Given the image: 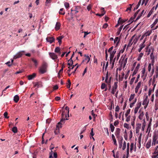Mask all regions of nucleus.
<instances>
[{
    "mask_svg": "<svg viewBox=\"0 0 158 158\" xmlns=\"http://www.w3.org/2000/svg\"><path fill=\"white\" fill-rule=\"evenodd\" d=\"M64 5L66 9L68 8L69 6V3L67 2H66L64 3Z\"/></svg>",
    "mask_w": 158,
    "mask_h": 158,
    "instance_id": "nucleus-38",
    "label": "nucleus"
},
{
    "mask_svg": "<svg viewBox=\"0 0 158 158\" xmlns=\"http://www.w3.org/2000/svg\"><path fill=\"white\" fill-rule=\"evenodd\" d=\"M65 13L63 8H61L59 11V14L62 15H64Z\"/></svg>",
    "mask_w": 158,
    "mask_h": 158,
    "instance_id": "nucleus-23",
    "label": "nucleus"
},
{
    "mask_svg": "<svg viewBox=\"0 0 158 158\" xmlns=\"http://www.w3.org/2000/svg\"><path fill=\"white\" fill-rule=\"evenodd\" d=\"M141 2V0H139V1L137 5L134 8V10H135V9H137L139 8V6L140 3Z\"/></svg>",
    "mask_w": 158,
    "mask_h": 158,
    "instance_id": "nucleus-36",
    "label": "nucleus"
},
{
    "mask_svg": "<svg viewBox=\"0 0 158 158\" xmlns=\"http://www.w3.org/2000/svg\"><path fill=\"white\" fill-rule=\"evenodd\" d=\"M52 154H53V151L52 150H51V152H50L49 154V158H53V157L52 156Z\"/></svg>",
    "mask_w": 158,
    "mask_h": 158,
    "instance_id": "nucleus-57",
    "label": "nucleus"
},
{
    "mask_svg": "<svg viewBox=\"0 0 158 158\" xmlns=\"http://www.w3.org/2000/svg\"><path fill=\"white\" fill-rule=\"evenodd\" d=\"M34 86L35 87H37L38 88L39 87V86L40 85V84L39 82H36L35 83H34Z\"/></svg>",
    "mask_w": 158,
    "mask_h": 158,
    "instance_id": "nucleus-46",
    "label": "nucleus"
},
{
    "mask_svg": "<svg viewBox=\"0 0 158 158\" xmlns=\"http://www.w3.org/2000/svg\"><path fill=\"white\" fill-rule=\"evenodd\" d=\"M135 94H131L130 98L129 99V100L130 102L131 101L134 99V97H135Z\"/></svg>",
    "mask_w": 158,
    "mask_h": 158,
    "instance_id": "nucleus-30",
    "label": "nucleus"
},
{
    "mask_svg": "<svg viewBox=\"0 0 158 158\" xmlns=\"http://www.w3.org/2000/svg\"><path fill=\"white\" fill-rule=\"evenodd\" d=\"M120 52H119V53H118L116 56L115 57H116V60L117 61L118 60L119 56L120 55Z\"/></svg>",
    "mask_w": 158,
    "mask_h": 158,
    "instance_id": "nucleus-45",
    "label": "nucleus"
},
{
    "mask_svg": "<svg viewBox=\"0 0 158 158\" xmlns=\"http://www.w3.org/2000/svg\"><path fill=\"white\" fill-rule=\"evenodd\" d=\"M138 71V70H136V69H135L134 71L133 72V73H132V76H133L135 75L137 73Z\"/></svg>",
    "mask_w": 158,
    "mask_h": 158,
    "instance_id": "nucleus-60",
    "label": "nucleus"
},
{
    "mask_svg": "<svg viewBox=\"0 0 158 158\" xmlns=\"http://www.w3.org/2000/svg\"><path fill=\"white\" fill-rule=\"evenodd\" d=\"M54 51L55 52L59 53V55L61 53L60 49L59 47H56Z\"/></svg>",
    "mask_w": 158,
    "mask_h": 158,
    "instance_id": "nucleus-19",
    "label": "nucleus"
},
{
    "mask_svg": "<svg viewBox=\"0 0 158 158\" xmlns=\"http://www.w3.org/2000/svg\"><path fill=\"white\" fill-rule=\"evenodd\" d=\"M130 118H131V116L130 115L128 116V117L127 116V117H126V121L127 122H129L130 121Z\"/></svg>",
    "mask_w": 158,
    "mask_h": 158,
    "instance_id": "nucleus-59",
    "label": "nucleus"
},
{
    "mask_svg": "<svg viewBox=\"0 0 158 158\" xmlns=\"http://www.w3.org/2000/svg\"><path fill=\"white\" fill-rule=\"evenodd\" d=\"M141 127V124L140 123H138L136 124V129H140Z\"/></svg>",
    "mask_w": 158,
    "mask_h": 158,
    "instance_id": "nucleus-39",
    "label": "nucleus"
},
{
    "mask_svg": "<svg viewBox=\"0 0 158 158\" xmlns=\"http://www.w3.org/2000/svg\"><path fill=\"white\" fill-rule=\"evenodd\" d=\"M91 114L94 117V118H95L96 116H97V115H96L94 113L93 110H92L91 111Z\"/></svg>",
    "mask_w": 158,
    "mask_h": 158,
    "instance_id": "nucleus-61",
    "label": "nucleus"
},
{
    "mask_svg": "<svg viewBox=\"0 0 158 158\" xmlns=\"http://www.w3.org/2000/svg\"><path fill=\"white\" fill-rule=\"evenodd\" d=\"M123 27V25L121 26L118 29V31H117V33H116V35H118L121 32V31Z\"/></svg>",
    "mask_w": 158,
    "mask_h": 158,
    "instance_id": "nucleus-20",
    "label": "nucleus"
},
{
    "mask_svg": "<svg viewBox=\"0 0 158 158\" xmlns=\"http://www.w3.org/2000/svg\"><path fill=\"white\" fill-rule=\"evenodd\" d=\"M68 64L69 66L68 68L69 69L67 70V73L68 74L69 76L70 77L72 73L73 74V75L75 74V72L78 68L79 65H78L77 63L73 65V62L71 58H70V59L68 60Z\"/></svg>",
    "mask_w": 158,
    "mask_h": 158,
    "instance_id": "nucleus-1",
    "label": "nucleus"
},
{
    "mask_svg": "<svg viewBox=\"0 0 158 158\" xmlns=\"http://www.w3.org/2000/svg\"><path fill=\"white\" fill-rule=\"evenodd\" d=\"M141 106V102H139L137 103L136 105V106L139 108Z\"/></svg>",
    "mask_w": 158,
    "mask_h": 158,
    "instance_id": "nucleus-50",
    "label": "nucleus"
},
{
    "mask_svg": "<svg viewBox=\"0 0 158 158\" xmlns=\"http://www.w3.org/2000/svg\"><path fill=\"white\" fill-rule=\"evenodd\" d=\"M126 46H127V45L126 44H125L124 46V47H123V49L122 50H121L120 52V53L121 52L122 53H123L124 52V50L125 49V48L126 47Z\"/></svg>",
    "mask_w": 158,
    "mask_h": 158,
    "instance_id": "nucleus-56",
    "label": "nucleus"
},
{
    "mask_svg": "<svg viewBox=\"0 0 158 158\" xmlns=\"http://www.w3.org/2000/svg\"><path fill=\"white\" fill-rule=\"evenodd\" d=\"M92 6L90 4L89 5L87 6V9L88 11H89L91 8Z\"/></svg>",
    "mask_w": 158,
    "mask_h": 158,
    "instance_id": "nucleus-58",
    "label": "nucleus"
},
{
    "mask_svg": "<svg viewBox=\"0 0 158 158\" xmlns=\"http://www.w3.org/2000/svg\"><path fill=\"white\" fill-rule=\"evenodd\" d=\"M61 25L60 23L59 22H57L56 23L55 27V29L56 31H57L59 30Z\"/></svg>",
    "mask_w": 158,
    "mask_h": 158,
    "instance_id": "nucleus-9",
    "label": "nucleus"
},
{
    "mask_svg": "<svg viewBox=\"0 0 158 158\" xmlns=\"http://www.w3.org/2000/svg\"><path fill=\"white\" fill-rule=\"evenodd\" d=\"M156 79L155 78V76H154L153 79V80L152 81V84L153 85V89H154V88L156 86V84L155 83Z\"/></svg>",
    "mask_w": 158,
    "mask_h": 158,
    "instance_id": "nucleus-16",
    "label": "nucleus"
},
{
    "mask_svg": "<svg viewBox=\"0 0 158 158\" xmlns=\"http://www.w3.org/2000/svg\"><path fill=\"white\" fill-rule=\"evenodd\" d=\"M146 69L145 68H144L143 69V70L142 71V77H143L144 75H145V73Z\"/></svg>",
    "mask_w": 158,
    "mask_h": 158,
    "instance_id": "nucleus-32",
    "label": "nucleus"
},
{
    "mask_svg": "<svg viewBox=\"0 0 158 158\" xmlns=\"http://www.w3.org/2000/svg\"><path fill=\"white\" fill-rule=\"evenodd\" d=\"M123 126L124 127L126 128L127 129H128L129 128V125L127 123H124V124Z\"/></svg>",
    "mask_w": 158,
    "mask_h": 158,
    "instance_id": "nucleus-41",
    "label": "nucleus"
},
{
    "mask_svg": "<svg viewBox=\"0 0 158 158\" xmlns=\"http://www.w3.org/2000/svg\"><path fill=\"white\" fill-rule=\"evenodd\" d=\"M148 96H147L143 100L142 104L143 105H148V103H149V101L148 100Z\"/></svg>",
    "mask_w": 158,
    "mask_h": 158,
    "instance_id": "nucleus-10",
    "label": "nucleus"
},
{
    "mask_svg": "<svg viewBox=\"0 0 158 158\" xmlns=\"http://www.w3.org/2000/svg\"><path fill=\"white\" fill-rule=\"evenodd\" d=\"M132 39H131L130 40L127 46V48L130 47L131 45H132V44L131 43V41H132Z\"/></svg>",
    "mask_w": 158,
    "mask_h": 158,
    "instance_id": "nucleus-62",
    "label": "nucleus"
},
{
    "mask_svg": "<svg viewBox=\"0 0 158 158\" xmlns=\"http://www.w3.org/2000/svg\"><path fill=\"white\" fill-rule=\"evenodd\" d=\"M47 64L46 62H44L43 63L42 66L39 69L40 73L41 74H44L47 71Z\"/></svg>",
    "mask_w": 158,
    "mask_h": 158,
    "instance_id": "nucleus-3",
    "label": "nucleus"
},
{
    "mask_svg": "<svg viewBox=\"0 0 158 158\" xmlns=\"http://www.w3.org/2000/svg\"><path fill=\"white\" fill-rule=\"evenodd\" d=\"M4 117L5 118H9V117L7 116V115H8V113H7V112H5L4 113Z\"/></svg>",
    "mask_w": 158,
    "mask_h": 158,
    "instance_id": "nucleus-51",
    "label": "nucleus"
},
{
    "mask_svg": "<svg viewBox=\"0 0 158 158\" xmlns=\"http://www.w3.org/2000/svg\"><path fill=\"white\" fill-rule=\"evenodd\" d=\"M119 107L118 106H117L115 108V111L116 112H118L119 110Z\"/></svg>",
    "mask_w": 158,
    "mask_h": 158,
    "instance_id": "nucleus-64",
    "label": "nucleus"
},
{
    "mask_svg": "<svg viewBox=\"0 0 158 158\" xmlns=\"http://www.w3.org/2000/svg\"><path fill=\"white\" fill-rule=\"evenodd\" d=\"M155 76V78H157L158 77V68L156 69V75Z\"/></svg>",
    "mask_w": 158,
    "mask_h": 158,
    "instance_id": "nucleus-48",
    "label": "nucleus"
},
{
    "mask_svg": "<svg viewBox=\"0 0 158 158\" xmlns=\"http://www.w3.org/2000/svg\"><path fill=\"white\" fill-rule=\"evenodd\" d=\"M31 60L34 63V64L35 67H37L38 65V62L37 60L34 58H31Z\"/></svg>",
    "mask_w": 158,
    "mask_h": 158,
    "instance_id": "nucleus-12",
    "label": "nucleus"
},
{
    "mask_svg": "<svg viewBox=\"0 0 158 158\" xmlns=\"http://www.w3.org/2000/svg\"><path fill=\"white\" fill-rule=\"evenodd\" d=\"M119 124V121L118 120H116L114 123V124L115 126H117Z\"/></svg>",
    "mask_w": 158,
    "mask_h": 158,
    "instance_id": "nucleus-55",
    "label": "nucleus"
},
{
    "mask_svg": "<svg viewBox=\"0 0 158 158\" xmlns=\"http://www.w3.org/2000/svg\"><path fill=\"white\" fill-rule=\"evenodd\" d=\"M136 101H137V98H135V99L134 102H133L132 103H131L130 104V108H132L133 106V105L135 103Z\"/></svg>",
    "mask_w": 158,
    "mask_h": 158,
    "instance_id": "nucleus-29",
    "label": "nucleus"
},
{
    "mask_svg": "<svg viewBox=\"0 0 158 158\" xmlns=\"http://www.w3.org/2000/svg\"><path fill=\"white\" fill-rule=\"evenodd\" d=\"M127 19L123 20L121 18H119L118 20V23H120L122 24L124 23L125 22L127 21Z\"/></svg>",
    "mask_w": 158,
    "mask_h": 158,
    "instance_id": "nucleus-21",
    "label": "nucleus"
},
{
    "mask_svg": "<svg viewBox=\"0 0 158 158\" xmlns=\"http://www.w3.org/2000/svg\"><path fill=\"white\" fill-rule=\"evenodd\" d=\"M19 100V97L18 95H16L14 97V100L15 102H17Z\"/></svg>",
    "mask_w": 158,
    "mask_h": 158,
    "instance_id": "nucleus-17",
    "label": "nucleus"
},
{
    "mask_svg": "<svg viewBox=\"0 0 158 158\" xmlns=\"http://www.w3.org/2000/svg\"><path fill=\"white\" fill-rule=\"evenodd\" d=\"M143 121H144V122L142 124V130L143 131H144V128H145V125H146V123H145V119L143 120Z\"/></svg>",
    "mask_w": 158,
    "mask_h": 158,
    "instance_id": "nucleus-26",
    "label": "nucleus"
},
{
    "mask_svg": "<svg viewBox=\"0 0 158 158\" xmlns=\"http://www.w3.org/2000/svg\"><path fill=\"white\" fill-rule=\"evenodd\" d=\"M126 142L124 141L123 142V146L122 148L123 150H124L126 148Z\"/></svg>",
    "mask_w": 158,
    "mask_h": 158,
    "instance_id": "nucleus-42",
    "label": "nucleus"
},
{
    "mask_svg": "<svg viewBox=\"0 0 158 158\" xmlns=\"http://www.w3.org/2000/svg\"><path fill=\"white\" fill-rule=\"evenodd\" d=\"M36 76L35 73H33L31 75H30L27 76L28 79L29 80H31L34 78Z\"/></svg>",
    "mask_w": 158,
    "mask_h": 158,
    "instance_id": "nucleus-8",
    "label": "nucleus"
},
{
    "mask_svg": "<svg viewBox=\"0 0 158 158\" xmlns=\"http://www.w3.org/2000/svg\"><path fill=\"white\" fill-rule=\"evenodd\" d=\"M25 52L24 51H22L19 52L14 56V59H16L22 56V55L24 54Z\"/></svg>",
    "mask_w": 158,
    "mask_h": 158,
    "instance_id": "nucleus-4",
    "label": "nucleus"
},
{
    "mask_svg": "<svg viewBox=\"0 0 158 158\" xmlns=\"http://www.w3.org/2000/svg\"><path fill=\"white\" fill-rule=\"evenodd\" d=\"M152 32V31H148L147 32L145 33L143 35L145 36H147L150 35L151 34Z\"/></svg>",
    "mask_w": 158,
    "mask_h": 158,
    "instance_id": "nucleus-24",
    "label": "nucleus"
},
{
    "mask_svg": "<svg viewBox=\"0 0 158 158\" xmlns=\"http://www.w3.org/2000/svg\"><path fill=\"white\" fill-rule=\"evenodd\" d=\"M135 146V151H136V146L135 144L133 143H131L130 145V152L131 153L132 152V150H133L134 146Z\"/></svg>",
    "mask_w": 158,
    "mask_h": 158,
    "instance_id": "nucleus-11",
    "label": "nucleus"
},
{
    "mask_svg": "<svg viewBox=\"0 0 158 158\" xmlns=\"http://www.w3.org/2000/svg\"><path fill=\"white\" fill-rule=\"evenodd\" d=\"M130 110H131L130 109H128L127 110L126 113L125 114V116L126 117H127L128 116V114H130Z\"/></svg>",
    "mask_w": 158,
    "mask_h": 158,
    "instance_id": "nucleus-40",
    "label": "nucleus"
},
{
    "mask_svg": "<svg viewBox=\"0 0 158 158\" xmlns=\"http://www.w3.org/2000/svg\"><path fill=\"white\" fill-rule=\"evenodd\" d=\"M135 79V77H133L131 79L130 82V85H132L133 84V82H134V80Z\"/></svg>",
    "mask_w": 158,
    "mask_h": 158,
    "instance_id": "nucleus-44",
    "label": "nucleus"
},
{
    "mask_svg": "<svg viewBox=\"0 0 158 158\" xmlns=\"http://www.w3.org/2000/svg\"><path fill=\"white\" fill-rule=\"evenodd\" d=\"M120 131V129L119 128H116V130L115 132V135H119Z\"/></svg>",
    "mask_w": 158,
    "mask_h": 158,
    "instance_id": "nucleus-25",
    "label": "nucleus"
},
{
    "mask_svg": "<svg viewBox=\"0 0 158 158\" xmlns=\"http://www.w3.org/2000/svg\"><path fill=\"white\" fill-rule=\"evenodd\" d=\"M151 140H148L146 144V147L147 148H149L151 146Z\"/></svg>",
    "mask_w": 158,
    "mask_h": 158,
    "instance_id": "nucleus-18",
    "label": "nucleus"
},
{
    "mask_svg": "<svg viewBox=\"0 0 158 158\" xmlns=\"http://www.w3.org/2000/svg\"><path fill=\"white\" fill-rule=\"evenodd\" d=\"M154 8V7L153 8H152V10L149 12L148 14V15H147L148 17H149L151 16V15H152V9H153Z\"/></svg>",
    "mask_w": 158,
    "mask_h": 158,
    "instance_id": "nucleus-43",
    "label": "nucleus"
},
{
    "mask_svg": "<svg viewBox=\"0 0 158 158\" xmlns=\"http://www.w3.org/2000/svg\"><path fill=\"white\" fill-rule=\"evenodd\" d=\"M158 139V136L156 134H155L153 135V140L154 141H156Z\"/></svg>",
    "mask_w": 158,
    "mask_h": 158,
    "instance_id": "nucleus-35",
    "label": "nucleus"
},
{
    "mask_svg": "<svg viewBox=\"0 0 158 158\" xmlns=\"http://www.w3.org/2000/svg\"><path fill=\"white\" fill-rule=\"evenodd\" d=\"M108 26V24L106 23H105L102 26V28L104 29H106L107 28Z\"/></svg>",
    "mask_w": 158,
    "mask_h": 158,
    "instance_id": "nucleus-63",
    "label": "nucleus"
},
{
    "mask_svg": "<svg viewBox=\"0 0 158 158\" xmlns=\"http://www.w3.org/2000/svg\"><path fill=\"white\" fill-rule=\"evenodd\" d=\"M51 0H46L45 2L46 6H50L49 3H51Z\"/></svg>",
    "mask_w": 158,
    "mask_h": 158,
    "instance_id": "nucleus-28",
    "label": "nucleus"
},
{
    "mask_svg": "<svg viewBox=\"0 0 158 158\" xmlns=\"http://www.w3.org/2000/svg\"><path fill=\"white\" fill-rule=\"evenodd\" d=\"M157 148H156L155 152L154 153L156 154V155H153L152 156V158H155L157 157L158 156V146L157 147Z\"/></svg>",
    "mask_w": 158,
    "mask_h": 158,
    "instance_id": "nucleus-13",
    "label": "nucleus"
},
{
    "mask_svg": "<svg viewBox=\"0 0 158 158\" xmlns=\"http://www.w3.org/2000/svg\"><path fill=\"white\" fill-rule=\"evenodd\" d=\"M158 21V19H156L155 20L153 23L151 25V28H153V27L156 24Z\"/></svg>",
    "mask_w": 158,
    "mask_h": 158,
    "instance_id": "nucleus-22",
    "label": "nucleus"
},
{
    "mask_svg": "<svg viewBox=\"0 0 158 158\" xmlns=\"http://www.w3.org/2000/svg\"><path fill=\"white\" fill-rule=\"evenodd\" d=\"M84 57H85V60L82 61V63L85 60L87 61V63H88L90 60V58L88 55H87L85 54L84 55Z\"/></svg>",
    "mask_w": 158,
    "mask_h": 158,
    "instance_id": "nucleus-14",
    "label": "nucleus"
},
{
    "mask_svg": "<svg viewBox=\"0 0 158 158\" xmlns=\"http://www.w3.org/2000/svg\"><path fill=\"white\" fill-rule=\"evenodd\" d=\"M118 141L119 144H121L123 143V138L122 137L118 139Z\"/></svg>",
    "mask_w": 158,
    "mask_h": 158,
    "instance_id": "nucleus-34",
    "label": "nucleus"
},
{
    "mask_svg": "<svg viewBox=\"0 0 158 158\" xmlns=\"http://www.w3.org/2000/svg\"><path fill=\"white\" fill-rule=\"evenodd\" d=\"M105 14V13H102V14L97 13L96 14V15L98 16H100V17H102Z\"/></svg>",
    "mask_w": 158,
    "mask_h": 158,
    "instance_id": "nucleus-49",
    "label": "nucleus"
},
{
    "mask_svg": "<svg viewBox=\"0 0 158 158\" xmlns=\"http://www.w3.org/2000/svg\"><path fill=\"white\" fill-rule=\"evenodd\" d=\"M129 148H127L126 158H128L129 155Z\"/></svg>",
    "mask_w": 158,
    "mask_h": 158,
    "instance_id": "nucleus-53",
    "label": "nucleus"
},
{
    "mask_svg": "<svg viewBox=\"0 0 158 158\" xmlns=\"http://www.w3.org/2000/svg\"><path fill=\"white\" fill-rule=\"evenodd\" d=\"M49 55L50 57L53 60H55L57 58V56L54 53H49Z\"/></svg>",
    "mask_w": 158,
    "mask_h": 158,
    "instance_id": "nucleus-6",
    "label": "nucleus"
},
{
    "mask_svg": "<svg viewBox=\"0 0 158 158\" xmlns=\"http://www.w3.org/2000/svg\"><path fill=\"white\" fill-rule=\"evenodd\" d=\"M106 87V85L104 83H102L101 85V89H103Z\"/></svg>",
    "mask_w": 158,
    "mask_h": 158,
    "instance_id": "nucleus-37",
    "label": "nucleus"
},
{
    "mask_svg": "<svg viewBox=\"0 0 158 158\" xmlns=\"http://www.w3.org/2000/svg\"><path fill=\"white\" fill-rule=\"evenodd\" d=\"M68 82L67 83V87L68 88H69L70 87L71 83L70 80L69 79L68 81Z\"/></svg>",
    "mask_w": 158,
    "mask_h": 158,
    "instance_id": "nucleus-33",
    "label": "nucleus"
},
{
    "mask_svg": "<svg viewBox=\"0 0 158 158\" xmlns=\"http://www.w3.org/2000/svg\"><path fill=\"white\" fill-rule=\"evenodd\" d=\"M139 109V108L136 106L135 107L134 109V113L135 114H136L137 112Z\"/></svg>",
    "mask_w": 158,
    "mask_h": 158,
    "instance_id": "nucleus-52",
    "label": "nucleus"
},
{
    "mask_svg": "<svg viewBox=\"0 0 158 158\" xmlns=\"http://www.w3.org/2000/svg\"><path fill=\"white\" fill-rule=\"evenodd\" d=\"M46 40L47 42H49L50 44L52 43L55 40V39L53 37L47 38Z\"/></svg>",
    "mask_w": 158,
    "mask_h": 158,
    "instance_id": "nucleus-7",
    "label": "nucleus"
},
{
    "mask_svg": "<svg viewBox=\"0 0 158 158\" xmlns=\"http://www.w3.org/2000/svg\"><path fill=\"white\" fill-rule=\"evenodd\" d=\"M117 84L118 82H116L114 83L111 92L112 94H114L115 92L116 91V89L117 88Z\"/></svg>",
    "mask_w": 158,
    "mask_h": 158,
    "instance_id": "nucleus-5",
    "label": "nucleus"
},
{
    "mask_svg": "<svg viewBox=\"0 0 158 158\" xmlns=\"http://www.w3.org/2000/svg\"><path fill=\"white\" fill-rule=\"evenodd\" d=\"M17 131V128L16 127H14L12 128V131L14 133H16Z\"/></svg>",
    "mask_w": 158,
    "mask_h": 158,
    "instance_id": "nucleus-27",
    "label": "nucleus"
},
{
    "mask_svg": "<svg viewBox=\"0 0 158 158\" xmlns=\"http://www.w3.org/2000/svg\"><path fill=\"white\" fill-rule=\"evenodd\" d=\"M141 84V82L140 81L139 82L135 88L139 89L140 87Z\"/></svg>",
    "mask_w": 158,
    "mask_h": 158,
    "instance_id": "nucleus-47",
    "label": "nucleus"
},
{
    "mask_svg": "<svg viewBox=\"0 0 158 158\" xmlns=\"http://www.w3.org/2000/svg\"><path fill=\"white\" fill-rule=\"evenodd\" d=\"M152 121V118H151L150 119V120L149 122V124H148V129H149V128H150V126H151V124Z\"/></svg>",
    "mask_w": 158,
    "mask_h": 158,
    "instance_id": "nucleus-54",
    "label": "nucleus"
},
{
    "mask_svg": "<svg viewBox=\"0 0 158 158\" xmlns=\"http://www.w3.org/2000/svg\"><path fill=\"white\" fill-rule=\"evenodd\" d=\"M67 120L68 119L66 118V119L64 118H62L60 121L59 122L57 125H56V129L54 131V132L56 135L58 134L59 133V128L61 127V125L62 124V123H64V121L65 120Z\"/></svg>",
    "mask_w": 158,
    "mask_h": 158,
    "instance_id": "nucleus-2",
    "label": "nucleus"
},
{
    "mask_svg": "<svg viewBox=\"0 0 158 158\" xmlns=\"http://www.w3.org/2000/svg\"><path fill=\"white\" fill-rule=\"evenodd\" d=\"M110 128L111 129V131L112 132H113L114 130L115 127L112 123L110 124Z\"/></svg>",
    "mask_w": 158,
    "mask_h": 158,
    "instance_id": "nucleus-31",
    "label": "nucleus"
},
{
    "mask_svg": "<svg viewBox=\"0 0 158 158\" xmlns=\"http://www.w3.org/2000/svg\"><path fill=\"white\" fill-rule=\"evenodd\" d=\"M64 37V36H58L57 38V40H58V43L60 45L61 43V40Z\"/></svg>",
    "mask_w": 158,
    "mask_h": 158,
    "instance_id": "nucleus-15",
    "label": "nucleus"
}]
</instances>
